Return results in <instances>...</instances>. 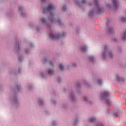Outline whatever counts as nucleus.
Returning a JSON list of instances; mask_svg holds the SVG:
<instances>
[{"label": "nucleus", "mask_w": 126, "mask_h": 126, "mask_svg": "<svg viewBox=\"0 0 126 126\" xmlns=\"http://www.w3.org/2000/svg\"><path fill=\"white\" fill-rule=\"evenodd\" d=\"M55 9V6L52 4H49L48 6L46 8H44L43 10V13H45L46 11H53Z\"/></svg>", "instance_id": "nucleus-1"}, {"label": "nucleus", "mask_w": 126, "mask_h": 126, "mask_svg": "<svg viewBox=\"0 0 126 126\" xmlns=\"http://www.w3.org/2000/svg\"><path fill=\"white\" fill-rule=\"evenodd\" d=\"M49 35L50 37L51 38V39H59L60 38H61V37H64L65 35V33H63L62 34H59L58 35H56L53 33H50Z\"/></svg>", "instance_id": "nucleus-2"}, {"label": "nucleus", "mask_w": 126, "mask_h": 126, "mask_svg": "<svg viewBox=\"0 0 126 126\" xmlns=\"http://www.w3.org/2000/svg\"><path fill=\"white\" fill-rule=\"evenodd\" d=\"M95 5L96 6V8L97 9V11L98 12H100V10H101V8L99 7V4L98 3V1H97V0H95Z\"/></svg>", "instance_id": "nucleus-3"}, {"label": "nucleus", "mask_w": 126, "mask_h": 126, "mask_svg": "<svg viewBox=\"0 0 126 126\" xmlns=\"http://www.w3.org/2000/svg\"><path fill=\"white\" fill-rule=\"evenodd\" d=\"M112 2H113L115 8H117V7H118V0H112Z\"/></svg>", "instance_id": "nucleus-4"}, {"label": "nucleus", "mask_w": 126, "mask_h": 126, "mask_svg": "<svg viewBox=\"0 0 126 126\" xmlns=\"http://www.w3.org/2000/svg\"><path fill=\"white\" fill-rule=\"evenodd\" d=\"M109 92H104L102 94V97H107V96H109Z\"/></svg>", "instance_id": "nucleus-5"}, {"label": "nucleus", "mask_w": 126, "mask_h": 126, "mask_svg": "<svg viewBox=\"0 0 126 126\" xmlns=\"http://www.w3.org/2000/svg\"><path fill=\"white\" fill-rule=\"evenodd\" d=\"M48 74H50V75H52V74H54V70L51 69H49L48 70Z\"/></svg>", "instance_id": "nucleus-6"}, {"label": "nucleus", "mask_w": 126, "mask_h": 126, "mask_svg": "<svg viewBox=\"0 0 126 126\" xmlns=\"http://www.w3.org/2000/svg\"><path fill=\"white\" fill-rule=\"evenodd\" d=\"M50 19L51 21H53V19H54V14L52 12L50 13Z\"/></svg>", "instance_id": "nucleus-7"}, {"label": "nucleus", "mask_w": 126, "mask_h": 126, "mask_svg": "<svg viewBox=\"0 0 126 126\" xmlns=\"http://www.w3.org/2000/svg\"><path fill=\"white\" fill-rule=\"evenodd\" d=\"M59 67H60V70H63L64 67H63V64H60Z\"/></svg>", "instance_id": "nucleus-8"}, {"label": "nucleus", "mask_w": 126, "mask_h": 126, "mask_svg": "<svg viewBox=\"0 0 126 126\" xmlns=\"http://www.w3.org/2000/svg\"><path fill=\"white\" fill-rule=\"evenodd\" d=\"M81 50L82 51V52H85V51H86V47L85 46L81 47Z\"/></svg>", "instance_id": "nucleus-9"}, {"label": "nucleus", "mask_w": 126, "mask_h": 126, "mask_svg": "<svg viewBox=\"0 0 126 126\" xmlns=\"http://www.w3.org/2000/svg\"><path fill=\"white\" fill-rule=\"evenodd\" d=\"M117 79L118 81H121L123 80V79L122 78L120 77V76H117Z\"/></svg>", "instance_id": "nucleus-10"}, {"label": "nucleus", "mask_w": 126, "mask_h": 126, "mask_svg": "<svg viewBox=\"0 0 126 126\" xmlns=\"http://www.w3.org/2000/svg\"><path fill=\"white\" fill-rule=\"evenodd\" d=\"M95 118H91L90 119V122H91V123H93V122H95Z\"/></svg>", "instance_id": "nucleus-11"}, {"label": "nucleus", "mask_w": 126, "mask_h": 126, "mask_svg": "<svg viewBox=\"0 0 126 126\" xmlns=\"http://www.w3.org/2000/svg\"><path fill=\"white\" fill-rule=\"evenodd\" d=\"M97 83L99 85H101V84H102V81L101 80H98Z\"/></svg>", "instance_id": "nucleus-12"}, {"label": "nucleus", "mask_w": 126, "mask_h": 126, "mask_svg": "<svg viewBox=\"0 0 126 126\" xmlns=\"http://www.w3.org/2000/svg\"><path fill=\"white\" fill-rule=\"evenodd\" d=\"M106 104H107V105H111V101L109 100H107Z\"/></svg>", "instance_id": "nucleus-13"}, {"label": "nucleus", "mask_w": 126, "mask_h": 126, "mask_svg": "<svg viewBox=\"0 0 126 126\" xmlns=\"http://www.w3.org/2000/svg\"><path fill=\"white\" fill-rule=\"evenodd\" d=\"M41 22H43V23L46 22V19H45V18H42V19H41Z\"/></svg>", "instance_id": "nucleus-14"}, {"label": "nucleus", "mask_w": 126, "mask_h": 126, "mask_svg": "<svg viewBox=\"0 0 126 126\" xmlns=\"http://www.w3.org/2000/svg\"><path fill=\"white\" fill-rule=\"evenodd\" d=\"M93 14V11H92V12H90L89 13V16H92Z\"/></svg>", "instance_id": "nucleus-15"}, {"label": "nucleus", "mask_w": 126, "mask_h": 126, "mask_svg": "<svg viewBox=\"0 0 126 126\" xmlns=\"http://www.w3.org/2000/svg\"><path fill=\"white\" fill-rule=\"evenodd\" d=\"M50 64L51 65V66L54 67V64L53 63V62H50Z\"/></svg>", "instance_id": "nucleus-16"}, {"label": "nucleus", "mask_w": 126, "mask_h": 126, "mask_svg": "<svg viewBox=\"0 0 126 126\" xmlns=\"http://www.w3.org/2000/svg\"><path fill=\"white\" fill-rule=\"evenodd\" d=\"M86 2V0H82V3H85Z\"/></svg>", "instance_id": "nucleus-17"}, {"label": "nucleus", "mask_w": 126, "mask_h": 126, "mask_svg": "<svg viewBox=\"0 0 126 126\" xmlns=\"http://www.w3.org/2000/svg\"><path fill=\"white\" fill-rule=\"evenodd\" d=\"M114 117H115L116 118H117V117L118 116V113H114Z\"/></svg>", "instance_id": "nucleus-18"}, {"label": "nucleus", "mask_w": 126, "mask_h": 126, "mask_svg": "<svg viewBox=\"0 0 126 126\" xmlns=\"http://www.w3.org/2000/svg\"><path fill=\"white\" fill-rule=\"evenodd\" d=\"M109 56L110 58H112V57H113V54H112V53H109Z\"/></svg>", "instance_id": "nucleus-19"}, {"label": "nucleus", "mask_w": 126, "mask_h": 126, "mask_svg": "<svg viewBox=\"0 0 126 126\" xmlns=\"http://www.w3.org/2000/svg\"><path fill=\"white\" fill-rule=\"evenodd\" d=\"M58 22L60 25H61V20H58Z\"/></svg>", "instance_id": "nucleus-20"}, {"label": "nucleus", "mask_w": 126, "mask_h": 126, "mask_svg": "<svg viewBox=\"0 0 126 126\" xmlns=\"http://www.w3.org/2000/svg\"><path fill=\"white\" fill-rule=\"evenodd\" d=\"M84 101H87V97H84Z\"/></svg>", "instance_id": "nucleus-21"}, {"label": "nucleus", "mask_w": 126, "mask_h": 126, "mask_svg": "<svg viewBox=\"0 0 126 126\" xmlns=\"http://www.w3.org/2000/svg\"><path fill=\"white\" fill-rule=\"evenodd\" d=\"M111 30H113V29L110 28L108 30L109 32H111Z\"/></svg>", "instance_id": "nucleus-22"}, {"label": "nucleus", "mask_w": 126, "mask_h": 126, "mask_svg": "<svg viewBox=\"0 0 126 126\" xmlns=\"http://www.w3.org/2000/svg\"><path fill=\"white\" fill-rule=\"evenodd\" d=\"M107 46H105L104 47V50H105V51H106V50H107Z\"/></svg>", "instance_id": "nucleus-23"}, {"label": "nucleus", "mask_w": 126, "mask_h": 126, "mask_svg": "<svg viewBox=\"0 0 126 126\" xmlns=\"http://www.w3.org/2000/svg\"><path fill=\"white\" fill-rule=\"evenodd\" d=\"M60 80H61V78H58V82H60Z\"/></svg>", "instance_id": "nucleus-24"}, {"label": "nucleus", "mask_w": 126, "mask_h": 126, "mask_svg": "<svg viewBox=\"0 0 126 126\" xmlns=\"http://www.w3.org/2000/svg\"><path fill=\"white\" fill-rule=\"evenodd\" d=\"M97 126H103L102 124H99L97 125Z\"/></svg>", "instance_id": "nucleus-25"}, {"label": "nucleus", "mask_w": 126, "mask_h": 126, "mask_svg": "<svg viewBox=\"0 0 126 126\" xmlns=\"http://www.w3.org/2000/svg\"><path fill=\"white\" fill-rule=\"evenodd\" d=\"M91 59H93V57H91Z\"/></svg>", "instance_id": "nucleus-26"}, {"label": "nucleus", "mask_w": 126, "mask_h": 126, "mask_svg": "<svg viewBox=\"0 0 126 126\" xmlns=\"http://www.w3.org/2000/svg\"><path fill=\"white\" fill-rule=\"evenodd\" d=\"M42 1H45V0H42Z\"/></svg>", "instance_id": "nucleus-27"}, {"label": "nucleus", "mask_w": 126, "mask_h": 126, "mask_svg": "<svg viewBox=\"0 0 126 126\" xmlns=\"http://www.w3.org/2000/svg\"><path fill=\"white\" fill-rule=\"evenodd\" d=\"M65 7V6H64V7H63V8H64Z\"/></svg>", "instance_id": "nucleus-28"}, {"label": "nucleus", "mask_w": 126, "mask_h": 126, "mask_svg": "<svg viewBox=\"0 0 126 126\" xmlns=\"http://www.w3.org/2000/svg\"><path fill=\"white\" fill-rule=\"evenodd\" d=\"M18 72H19V69H18Z\"/></svg>", "instance_id": "nucleus-29"}]
</instances>
